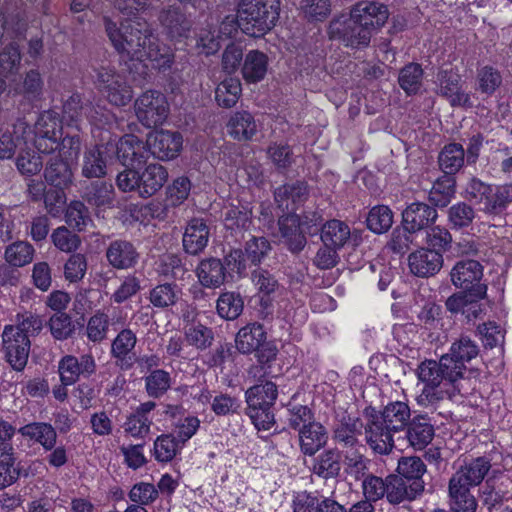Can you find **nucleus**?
Returning a JSON list of instances; mask_svg holds the SVG:
<instances>
[{
  "label": "nucleus",
  "mask_w": 512,
  "mask_h": 512,
  "mask_svg": "<svg viewBox=\"0 0 512 512\" xmlns=\"http://www.w3.org/2000/svg\"><path fill=\"white\" fill-rule=\"evenodd\" d=\"M388 17L389 10L385 4L374 1L359 2L351 8L349 17L331 21L329 37L352 49L366 48L373 33L384 26Z\"/></svg>",
  "instance_id": "obj_1"
},
{
  "label": "nucleus",
  "mask_w": 512,
  "mask_h": 512,
  "mask_svg": "<svg viewBox=\"0 0 512 512\" xmlns=\"http://www.w3.org/2000/svg\"><path fill=\"white\" fill-rule=\"evenodd\" d=\"M452 284L459 291L449 296L446 309L452 314L461 313L466 318H477L482 307L479 303L487 294V285L482 281L483 266L472 259H462L450 271Z\"/></svg>",
  "instance_id": "obj_2"
},
{
  "label": "nucleus",
  "mask_w": 512,
  "mask_h": 512,
  "mask_svg": "<svg viewBox=\"0 0 512 512\" xmlns=\"http://www.w3.org/2000/svg\"><path fill=\"white\" fill-rule=\"evenodd\" d=\"M105 32L121 62L138 61L143 58L146 42L151 37L149 24L141 19H126L119 25L109 17H103Z\"/></svg>",
  "instance_id": "obj_3"
},
{
  "label": "nucleus",
  "mask_w": 512,
  "mask_h": 512,
  "mask_svg": "<svg viewBox=\"0 0 512 512\" xmlns=\"http://www.w3.org/2000/svg\"><path fill=\"white\" fill-rule=\"evenodd\" d=\"M380 420L369 427V446L379 454H388L394 447L393 434L404 431L411 421V411L407 403L395 401L388 403L382 410Z\"/></svg>",
  "instance_id": "obj_4"
},
{
  "label": "nucleus",
  "mask_w": 512,
  "mask_h": 512,
  "mask_svg": "<svg viewBox=\"0 0 512 512\" xmlns=\"http://www.w3.org/2000/svg\"><path fill=\"white\" fill-rule=\"evenodd\" d=\"M279 11V0H241L238 8L240 29L252 37H261L275 26Z\"/></svg>",
  "instance_id": "obj_5"
},
{
  "label": "nucleus",
  "mask_w": 512,
  "mask_h": 512,
  "mask_svg": "<svg viewBox=\"0 0 512 512\" xmlns=\"http://www.w3.org/2000/svg\"><path fill=\"white\" fill-rule=\"evenodd\" d=\"M444 365V356L439 361L425 360L417 369L418 378L425 384L421 394L417 398L420 405L427 406L443 399V390H438L441 384L451 385L453 390L460 391L456 383L460 380L459 374L449 364L448 369Z\"/></svg>",
  "instance_id": "obj_6"
},
{
  "label": "nucleus",
  "mask_w": 512,
  "mask_h": 512,
  "mask_svg": "<svg viewBox=\"0 0 512 512\" xmlns=\"http://www.w3.org/2000/svg\"><path fill=\"white\" fill-rule=\"evenodd\" d=\"M167 180V169L159 163H150L141 170L124 169L117 175L116 184L122 192H134L141 198H149L155 195Z\"/></svg>",
  "instance_id": "obj_7"
},
{
  "label": "nucleus",
  "mask_w": 512,
  "mask_h": 512,
  "mask_svg": "<svg viewBox=\"0 0 512 512\" xmlns=\"http://www.w3.org/2000/svg\"><path fill=\"white\" fill-rule=\"evenodd\" d=\"M89 76L94 86L106 96L111 104L125 106L132 100L131 87L110 63H91Z\"/></svg>",
  "instance_id": "obj_8"
},
{
  "label": "nucleus",
  "mask_w": 512,
  "mask_h": 512,
  "mask_svg": "<svg viewBox=\"0 0 512 512\" xmlns=\"http://www.w3.org/2000/svg\"><path fill=\"white\" fill-rule=\"evenodd\" d=\"M277 396V386L271 381L254 385L246 391L247 414L258 429L268 430L274 424L271 408Z\"/></svg>",
  "instance_id": "obj_9"
},
{
  "label": "nucleus",
  "mask_w": 512,
  "mask_h": 512,
  "mask_svg": "<svg viewBox=\"0 0 512 512\" xmlns=\"http://www.w3.org/2000/svg\"><path fill=\"white\" fill-rule=\"evenodd\" d=\"M135 107L137 118L145 128H158L169 114L166 97L157 90L144 92L136 100Z\"/></svg>",
  "instance_id": "obj_10"
},
{
  "label": "nucleus",
  "mask_w": 512,
  "mask_h": 512,
  "mask_svg": "<svg viewBox=\"0 0 512 512\" xmlns=\"http://www.w3.org/2000/svg\"><path fill=\"white\" fill-rule=\"evenodd\" d=\"M18 328L6 325L2 332V347L5 359L15 371H22L27 365L31 341L25 333H19Z\"/></svg>",
  "instance_id": "obj_11"
},
{
  "label": "nucleus",
  "mask_w": 512,
  "mask_h": 512,
  "mask_svg": "<svg viewBox=\"0 0 512 512\" xmlns=\"http://www.w3.org/2000/svg\"><path fill=\"white\" fill-rule=\"evenodd\" d=\"M437 94L453 107L472 108L470 93L462 88L461 75L453 68L440 69L436 75Z\"/></svg>",
  "instance_id": "obj_12"
},
{
  "label": "nucleus",
  "mask_w": 512,
  "mask_h": 512,
  "mask_svg": "<svg viewBox=\"0 0 512 512\" xmlns=\"http://www.w3.org/2000/svg\"><path fill=\"white\" fill-rule=\"evenodd\" d=\"M147 141L143 142L133 134H127L116 142L115 155L126 167L125 169L141 170L147 164L150 157Z\"/></svg>",
  "instance_id": "obj_13"
},
{
  "label": "nucleus",
  "mask_w": 512,
  "mask_h": 512,
  "mask_svg": "<svg viewBox=\"0 0 512 512\" xmlns=\"http://www.w3.org/2000/svg\"><path fill=\"white\" fill-rule=\"evenodd\" d=\"M116 151V140L111 138L105 144H97L85 151L82 163V176L88 179L104 178L107 174V163Z\"/></svg>",
  "instance_id": "obj_14"
},
{
  "label": "nucleus",
  "mask_w": 512,
  "mask_h": 512,
  "mask_svg": "<svg viewBox=\"0 0 512 512\" xmlns=\"http://www.w3.org/2000/svg\"><path fill=\"white\" fill-rule=\"evenodd\" d=\"M364 425L360 418L344 417L335 423L332 430V440L340 454L345 451H359L364 448L360 441Z\"/></svg>",
  "instance_id": "obj_15"
},
{
  "label": "nucleus",
  "mask_w": 512,
  "mask_h": 512,
  "mask_svg": "<svg viewBox=\"0 0 512 512\" xmlns=\"http://www.w3.org/2000/svg\"><path fill=\"white\" fill-rule=\"evenodd\" d=\"M480 353V348L476 341L472 340L468 335H460L450 346L449 352L443 354L444 365L446 368L449 364L459 374L460 379L464 378L467 371V364L475 359Z\"/></svg>",
  "instance_id": "obj_16"
},
{
  "label": "nucleus",
  "mask_w": 512,
  "mask_h": 512,
  "mask_svg": "<svg viewBox=\"0 0 512 512\" xmlns=\"http://www.w3.org/2000/svg\"><path fill=\"white\" fill-rule=\"evenodd\" d=\"M147 145L153 156L160 160L176 158L183 145V136L178 131L152 130L147 135Z\"/></svg>",
  "instance_id": "obj_17"
},
{
  "label": "nucleus",
  "mask_w": 512,
  "mask_h": 512,
  "mask_svg": "<svg viewBox=\"0 0 512 512\" xmlns=\"http://www.w3.org/2000/svg\"><path fill=\"white\" fill-rule=\"evenodd\" d=\"M58 371L62 385L70 386L80 377L89 378L93 375L96 372V363L90 354H82L79 358L65 355L58 363Z\"/></svg>",
  "instance_id": "obj_18"
},
{
  "label": "nucleus",
  "mask_w": 512,
  "mask_h": 512,
  "mask_svg": "<svg viewBox=\"0 0 512 512\" xmlns=\"http://www.w3.org/2000/svg\"><path fill=\"white\" fill-rule=\"evenodd\" d=\"M105 257L112 268L130 270L138 265L141 254L133 241L118 238L108 244Z\"/></svg>",
  "instance_id": "obj_19"
},
{
  "label": "nucleus",
  "mask_w": 512,
  "mask_h": 512,
  "mask_svg": "<svg viewBox=\"0 0 512 512\" xmlns=\"http://www.w3.org/2000/svg\"><path fill=\"white\" fill-rule=\"evenodd\" d=\"M280 240L292 254H299L306 246L305 231L301 227L300 215L292 212L278 219Z\"/></svg>",
  "instance_id": "obj_20"
},
{
  "label": "nucleus",
  "mask_w": 512,
  "mask_h": 512,
  "mask_svg": "<svg viewBox=\"0 0 512 512\" xmlns=\"http://www.w3.org/2000/svg\"><path fill=\"white\" fill-rule=\"evenodd\" d=\"M437 218V210L432 205L417 201L407 205L402 211L401 224L417 234L434 225Z\"/></svg>",
  "instance_id": "obj_21"
},
{
  "label": "nucleus",
  "mask_w": 512,
  "mask_h": 512,
  "mask_svg": "<svg viewBox=\"0 0 512 512\" xmlns=\"http://www.w3.org/2000/svg\"><path fill=\"white\" fill-rule=\"evenodd\" d=\"M443 264V255L426 247H420L408 256L410 272L421 278L435 276L442 269Z\"/></svg>",
  "instance_id": "obj_22"
},
{
  "label": "nucleus",
  "mask_w": 512,
  "mask_h": 512,
  "mask_svg": "<svg viewBox=\"0 0 512 512\" xmlns=\"http://www.w3.org/2000/svg\"><path fill=\"white\" fill-rule=\"evenodd\" d=\"M83 200L97 209L112 208L115 201V189L112 182L100 178L85 182L82 192Z\"/></svg>",
  "instance_id": "obj_23"
},
{
  "label": "nucleus",
  "mask_w": 512,
  "mask_h": 512,
  "mask_svg": "<svg viewBox=\"0 0 512 512\" xmlns=\"http://www.w3.org/2000/svg\"><path fill=\"white\" fill-rule=\"evenodd\" d=\"M143 58L137 62H143L150 60L153 62V67L158 69L161 73L172 72L176 74L177 68L172 71V65L174 63V54L170 47L160 43L159 39L151 31V37L145 45V53Z\"/></svg>",
  "instance_id": "obj_24"
},
{
  "label": "nucleus",
  "mask_w": 512,
  "mask_h": 512,
  "mask_svg": "<svg viewBox=\"0 0 512 512\" xmlns=\"http://www.w3.org/2000/svg\"><path fill=\"white\" fill-rule=\"evenodd\" d=\"M210 229L202 218H192L183 235L182 243L186 253L198 255L207 247Z\"/></svg>",
  "instance_id": "obj_25"
},
{
  "label": "nucleus",
  "mask_w": 512,
  "mask_h": 512,
  "mask_svg": "<svg viewBox=\"0 0 512 512\" xmlns=\"http://www.w3.org/2000/svg\"><path fill=\"white\" fill-rule=\"evenodd\" d=\"M195 272L199 283L205 288L216 289L231 281L225 272L222 260L216 257L201 260Z\"/></svg>",
  "instance_id": "obj_26"
},
{
  "label": "nucleus",
  "mask_w": 512,
  "mask_h": 512,
  "mask_svg": "<svg viewBox=\"0 0 512 512\" xmlns=\"http://www.w3.org/2000/svg\"><path fill=\"white\" fill-rule=\"evenodd\" d=\"M490 469V459L477 457L461 466L450 480L471 488L480 485Z\"/></svg>",
  "instance_id": "obj_27"
},
{
  "label": "nucleus",
  "mask_w": 512,
  "mask_h": 512,
  "mask_svg": "<svg viewBox=\"0 0 512 512\" xmlns=\"http://www.w3.org/2000/svg\"><path fill=\"white\" fill-rule=\"evenodd\" d=\"M386 498L390 504L396 505L403 501H411L416 498L423 490L418 482L409 483L398 474H390L386 477Z\"/></svg>",
  "instance_id": "obj_28"
},
{
  "label": "nucleus",
  "mask_w": 512,
  "mask_h": 512,
  "mask_svg": "<svg viewBox=\"0 0 512 512\" xmlns=\"http://www.w3.org/2000/svg\"><path fill=\"white\" fill-rule=\"evenodd\" d=\"M308 195V185L300 180L281 185L274 192V198L278 206L287 211L296 210L297 205L304 202Z\"/></svg>",
  "instance_id": "obj_29"
},
{
  "label": "nucleus",
  "mask_w": 512,
  "mask_h": 512,
  "mask_svg": "<svg viewBox=\"0 0 512 512\" xmlns=\"http://www.w3.org/2000/svg\"><path fill=\"white\" fill-rule=\"evenodd\" d=\"M404 431L405 439L414 449L425 448L434 437V427L425 415L414 416Z\"/></svg>",
  "instance_id": "obj_30"
},
{
  "label": "nucleus",
  "mask_w": 512,
  "mask_h": 512,
  "mask_svg": "<svg viewBox=\"0 0 512 512\" xmlns=\"http://www.w3.org/2000/svg\"><path fill=\"white\" fill-rule=\"evenodd\" d=\"M267 340V333L262 324L254 322L242 327L235 337V346L241 354H251Z\"/></svg>",
  "instance_id": "obj_31"
},
{
  "label": "nucleus",
  "mask_w": 512,
  "mask_h": 512,
  "mask_svg": "<svg viewBox=\"0 0 512 512\" xmlns=\"http://www.w3.org/2000/svg\"><path fill=\"white\" fill-rule=\"evenodd\" d=\"M300 450L304 455L313 456L322 447H324L328 440V433L326 428L315 420L304 426L298 433Z\"/></svg>",
  "instance_id": "obj_32"
},
{
  "label": "nucleus",
  "mask_w": 512,
  "mask_h": 512,
  "mask_svg": "<svg viewBox=\"0 0 512 512\" xmlns=\"http://www.w3.org/2000/svg\"><path fill=\"white\" fill-rule=\"evenodd\" d=\"M47 184L53 187L69 188L72 184L73 173L67 161L60 156L51 157L44 169Z\"/></svg>",
  "instance_id": "obj_33"
},
{
  "label": "nucleus",
  "mask_w": 512,
  "mask_h": 512,
  "mask_svg": "<svg viewBox=\"0 0 512 512\" xmlns=\"http://www.w3.org/2000/svg\"><path fill=\"white\" fill-rule=\"evenodd\" d=\"M352 236L349 226L338 219L329 220L320 228V238L323 245L338 250L343 248Z\"/></svg>",
  "instance_id": "obj_34"
},
{
  "label": "nucleus",
  "mask_w": 512,
  "mask_h": 512,
  "mask_svg": "<svg viewBox=\"0 0 512 512\" xmlns=\"http://www.w3.org/2000/svg\"><path fill=\"white\" fill-rule=\"evenodd\" d=\"M18 432L25 438L39 443L45 450L55 447L57 433L53 426L45 422H33L21 427Z\"/></svg>",
  "instance_id": "obj_35"
},
{
  "label": "nucleus",
  "mask_w": 512,
  "mask_h": 512,
  "mask_svg": "<svg viewBox=\"0 0 512 512\" xmlns=\"http://www.w3.org/2000/svg\"><path fill=\"white\" fill-rule=\"evenodd\" d=\"M449 505L451 512H476L478 502L470 488L449 480Z\"/></svg>",
  "instance_id": "obj_36"
},
{
  "label": "nucleus",
  "mask_w": 512,
  "mask_h": 512,
  "mask_svg": "<svg viewBox=\"0 0 512 512\" xmlns=\"http://www.w3.org/2000/svg\"><path fill=\"white\" fill-rule=\"evenodd\" d=\"M268 68V57L258 50L249 51L243 61L242 75L248 83H257L264 79Z\"/></svg>",
  "instance_id": "obj_37"
},
{
  "label": "nucleus",
  "mask_w": 512,
  "mask_h": 512,
  "mask_svg": "<svg viewBox=\"0 0 512 512\" xmlns=\"http://www.w3.org/2000/svg\"><path fill=\"white\" fill-rule=\"evenodd\" d=\"M456 193V179L451 175H442L433 184L428 199L433 207H447Z\"/></svg>",
  "instance_id": "obj_38"
},
{
  "label": "nucleus",
  "mask_w": 512,
  "mask_h": 512,
  "mask_svg": "<svg viewBox=\"0 0 512 512\" xmlns=\"http://www.w3.org/2000/svg\"><path fill=\"white\" fill-rule=\"evenodd\" d=\"M160 22L171 38L186 37L191 23L184 13L177 8H169L160 14Z\"/></svg>",
  "instance_id": "obj_39"
},
{
  "label": "nucleus",
  "mask_w": 512,
  "mask_h": 512,
  "mask_svg": "<svg viewBox=\"0 0 512 512\" xmlns=\"http://www.w3.org/2000/svg\"><path fill=\"white\" fill-rule=\"evenodd\" d=\"M11 451L9 445L0 447V489L11 486L21 475L20 463L16 462Z\"/></svg>",
  "instance_id": "obj_40"
},
{
  "label": "nucleus",
  "mask_w": 512,
  "mask_h": 512,
  "mask_svg": "<svg viewBox=\"0 0 512 512\" xmlns=\"http://www.w3.org/2000/svg\"><path fill=\"white\" fill-rule=\"evenodd\" d=\"M465 152L461 144L445 145L438 156V163L443 175L454 176L464 165Z\"/></svg>",
  "instance_id": "obj_41"
},
{
  "label": "nucleus",
  "mask_w": 512,
  "mask_h": 512,
  "mask_svg": "<svg viewBox=\"0 0 512 512\" xmlns=\"http://www.w3.org/2000/svg\"><path fill=\"white\" fill-rule=\"evenodd\" d=\"M342 455L337 449H328L322 452L313 466V472L324 478H335L341 470Z\"/></svg>",
  "instance_id": "obj_42"
},
{
  "label": "nucleus",
  "mask_w": 512,
  "mask_h": 512,
  "mask_svg": "<svg viewBox=\"0 0 512 512\" xmlns=\"http://www.w3.org/2000/svg\"><path fill=\"white\" fill-rule=\"evenodd\" d=\"M181 288L175 283H163L155 286L149 292L151 304L160 309L174 306L181 298Z\"/></svg>",
  "instance_id": "obj_43"
},
{
  "label": "nucleus",
  "mask_w": 512,
  "mask_h": 512,
  "mask_svg": "<svg viewBox=\"0 0 512 512\" xmlns=\"http://www.w3.org/2000/svg\"><path fill=\"white\" fill-rule=\"evenodd\" d=\"M222 263L231 281L235 276L237 278L245 277L248 267L251 266L241 248H230L228 251H224Z\"/></svg>",
  "instance_id": "obj_44"
},
{
  "label": "nucleus",
  "mask_w": 512,
  "mask_h": 512,
  "mask_svg": "<svg viewBox=\"0 0 512 512\" xmlns=\"http://www.w3.org/2000/svg\"><path fill=\"white\" fill-rule=\"evenodd\" d=\"M475 217V209L464 201L453 204L447 211V221L452 230H465L469 228Z\"/></svg>",
  "instance_id": "obj_45"
},
{
  "label": "nucleus",
  "mask_w": 512,
  "mask_h": 512,
  "mask_svg": "<svg viewBox=\"0 0 512 512\" xmlns=\"http://www.w3.org/2000/svg\"><path fill=\"white\" fill-rule=\"evenodd\" d=\"M216 309L218 315L226 320L237 319L244 309V301L239 292L227 291L220 294Z\"/></svg>",
  "instance_id": "obj_46"
},
{
  "label": "nucleus",
  "mask_w": 512,
  "mask_h": 512,
  "mask_svg": "<svg viewBox=\"0 0 512 512\" xmlns=\"http://www.w3.org/2000/svg\"><path fill=\"white\" fill-rule=\"evenodd\" d=\"M136 341V336L130 329H123L113 340L111 354L114 358L122 362V367L126 365V368H128L132 365V362H127V358L129 353L134 349ZM129 360H131V357H129Z\"/></svg>",
  "instance_id": "obj_47"
},
{
  "label": "nucleus",
  "mask_w": 512,
  "mask_h": 512,
  "mask_svg": "<svg viewBox=\"0 0 512 512\" xmlns=\"http://www.w3.org/2000/svg\"><path fill=\"white\" fill-rule=\"evenodd\" d=\"M393 222V212L387 205L372 207L366 217L367 228L376 234L386 233Z\"/></svg>",
  "instance_id": "obj_48"
},
{
  "label": "nucleus",
  "mask_w": 512,
  "mask_h": 512,
  "mask_svg": "<svg viewBox=\"0 0 512 512\" xmlns=\"http://www.w3.org/2000/svg\"><path fill=\"white\" fill-rule=\"evenodd\" d=\"M241 82L238 78H226L215 89V100L219 106H234L241 95Z\"/></svg>",
  "instance_id": "obj_49"
},
{
  "label": "nucleus",
  "mask_w": 512,
  "mask_h": 512,
  "mask_svg": "<svg viewBox=\"0 0 512 512\" xmlns=\"http://www.w3.org/2000/svg\"><path fill=\"white\" fill-rule=\"evenodd\" d=\"M424 71L418 63H408L399 71L398 83L407 95L418 93Z\"/></svg>",
  "instance_id": "obj_50"
},
{
  "label": "nucleus",
  "mask_w": 512,
  "mask_h": 512,
  "mask_svg": "<svg viewBox=\"0 0 512 512\" xmlns=\"http://www.w3.org/2000/svg\"><path fill=\"white\" fill-rule=\"evenodd\" d=\"M397 474L409 483L418 482L424 486L422 476L426 472V465L417 456L401 457L398 461Z\"/></svg>",
  "instance_id": "obj_51"
},
{
  "label": "nucleus",
  "mask_w": 512,
  "mask_h": 512,
  "mask_svg": "<svg viewBox=\"0 0 512 512\" xmlns=\"http://www.w3.org/2000/svg\"><path fill=\"white\" fill-rule=\"evenodd\" d=\"M271 250V243L266 237L252 236L245 242L243 251L250 265L259 266Z\"/></svg>",
  "instance_id": "obj_52"
},
{
  "label": "nucleus",
  "mask_w": 512,
  "mask_h": 512,
  "mask_svg": "<svg viewBox=\"0 0 512 512\" xmlns=\"http://www.w3.org/2000/svg\"><path fill=\"white\" fill-rule=\"evenodd\" d=\"M476 82L478 91L491 96L501 86L502 75L498 69L486 65L477 70Z\"/></svg>",
  "instance_id": "obj_53"
},
{
  "label": "nucleus",
  "mask_w": 512,
  "mask_h": 512,
  "mask_svg": "<svg viewBox=\"0 0 512 512\" xmlns=\"http://www.w3.org/2000/svg\"><path fill=\"white\" fill-rule=\"evenodd\" d=\"M185 338L187 342L199 350H205L212 345L214 333L211 328L198 323L185 326Z\"/></svg>",
  "instance_id": "obj_54"
},
{
  "label": "nucleus",
  "mask_w": 512,
  "mask_h": 512,
  "mask_svg": "<svg viewBox=\"0 0 512 512\" xmlns=\"http://www.w3.org/2000/svg\"><path fill=\"white\" fill-rule=\"evenodd\" d=\"M414 235V232H411L400 223V225L393 229L390 239L386 244V248L394 254L404 255L410 250L411 245L414 243Z\"/></svg>",
  "instance_id": "obj_55"
},
{
  "label": "nucleus",
  "mask_w": 512,
  "mask_h": 512,
  "mask_svg": "<svg viewBox=\"0 0 512 512\" xmlns=\"http://www.w3.org/2000/svg\"><path fill=\"white\" fill-rule=\"evenodd\" d=\"M171 386L170 373L163 369H155L145 377L146 392L150 397L159 398Z\"/></svg>",
  "instance_id": "obj_56"
},
{
  "label": "nucleus",
  "mask_w": 512,
  "mask_h": 512,
  "mask_svg": "<svg viewBox=\"0 0 512 512\" xmlns=\"http://www.w3.org/2000/svg\"><path fill=\"white\" fill-rule=\"evenodd\" d=\"M342 455L345 473L356 481L363 479L367 474L369 460L359 451H345Z\"/></svg>",
  "instance_id": "obj_57"
},
{
  "label": "nucleus",
  "mask_w": 512,
  "mask_h": 512,
  "mask_svg": "<svg viewBox=\"0 0 512 512\" xmlns=\"http://www.w3.org/2000/svg\"><path fill=\"white\" fill-rule=\"evenodd\" d=\"M425 240L430 250H436L441 254L448 251L452 245V235L450 231L443 226L432 225L425 231Z\"/></svg>",
  "instance_id": "obj_58"
},
{
  "label": "nucleus",
  "mask_w": 512,
  "mask_h": 512,
  "mask_svg": "<svg viewBox=\"0 0 512 512\" xmlns=\"http://www.w3.org/2000/svg\"><path fill=\"white\" fill-rule=\"evenodd\" d=\"M34 248L28 242L18 241L5 250L6 261L14 267H22L33 259Z\"/></svg>",
  "instance_id": "obj_59"
},
{
  "label": "nucleus",
  "mask_w": 512,
  "mask_h": 512,
  "mask_svg": "<svg viewBox=\"0 0 512 512\" xmlns=\"http://www.w3.org/2000/svg\"><path fill=\"white\" fill-rule=\"evenodd\" d=\"M512 202V184L492 188L489 201L486 202L484 212L498 215L502 213L507 205Z\"/></svg>",
  "instance_id": "obj_60"
},
{
  "label": "nucleus",
  "mask_w": 512,
  "mask_h": 512,
  "mask_svg": "<svg viewBox=\"0 0 512 512\" xmlns=\"http://www.w3.org/2000/svg\"><path fill=\"white\" fill-rule=\"evenodd\" d=\"M182 446L174 434L161 435L154 443L155 458L160 462H168L174 458Z\"/></svg>",
  "instance_id": "obj_61"
},
{
  "label": "nucleus",
  "mask_w": 512,
  "mask_h": 512,
  "mask_svg": "<svg viewBox=\"0 0 512 512\" xmlns=\"http://www.w3.org/2000/svg\"><path fill=\"white\" fill-rule=\"evenodd\" d=\"M63 130H34V145L40 153H52L59 148Z\"/></svg>",
  "instance_id": "obj_62"
},
{
  "label": "nucleus",
  "mask_w": 512,
  "mask_h": 512,
  "mask_svg": "<svg viewBox=\"0 0 512 512\" xmlns=\"http://www.w3.org/2000/svg\"><path fill=\"white\" fill-rule=\"evenodd\" d=\"M18 171L25 176L39 173L43 167L42 158L32 150H22L16 158Z\"/></svg>",
  "instance_id": "obj_63"
},
{
  "label": "nucleus",
  "mask_w": 512,
  "mask_h": 512,
  "mask_svg": "<svg viewBox=\"0 0 512 512\" xmlns=\"http://www.w3.org/2000/svg\"><path fill=\"white\" fill-rule=\"evenodd\" d=\"M91 219L88 214L87 207L83 202L74 201L66 210L67 224L78 231H82Z\"/></svg>",
  "instance_id": "obj_64"
}]
</instances>
